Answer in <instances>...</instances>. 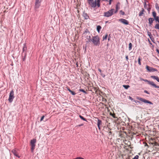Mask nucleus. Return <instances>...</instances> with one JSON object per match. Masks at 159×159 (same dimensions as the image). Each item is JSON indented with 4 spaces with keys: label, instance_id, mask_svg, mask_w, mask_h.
<instances>
[{
    "label": "nucleus",
    "instance_id": "1",
    "mask_svg": "<svg viewBox=\"0 0 159 159\" xmlns=\"http://www.w3.org/2000/svg\"><path fill=\"white\" fill-rule=\"evenodd\" d=\"M89 41H92L93 45L95 46L99 45L100 44L99 38L97 35L92 37V39L89 40Z\"/></svg>",
    "mask_w": 159,
    "mask_h": 159
},
{
    "label": "nucleus",
    "instance_id": "2",
    "mask_svg": "<svg viewBox=\"0 0 159 159\" xmlns=\"http://www.w3.org/2000/svg\"><path fill=\"white\" fill-rule=\"evenodd\" d=\"M100 0H95L94 1L93 0L92 2H89V4L92 7L95 8L96 6L99 7L100 6Z\"/></svg>",
    "mask_w": 159,
    "mask_h": 159
},
{
    "label": "nucleus",
    "instance_id": "3",
    "mask_svg": "<svg viewBox=\"0 0 159 159\" xmlns=\"http://www.w3.org/2000/svg\"><path fill=\"white\" fill-rule=\"evenodd\" d=\"M115 10L114 9H111L108 11L105 12L104 13L103 16L106 17H109L112 15Z\"/></svg>",
    "mask_w": 159,
    "mask_h": 159
},
{
    "label": "nucleus",
    "instance_id": "4",
    "mask_svg": "<svg viewBox=\"0 0 159 159\" xmlns=\"http://www.w3.org/2000/svg\"><path fill=\"white\" fill-rule=\"evenodd\" d=\"M36 142V140L35 139H33L30 141V145L31 146V149L32 152H33L35 149Z\"/></svg>",
    "mask_w": 159,
    "mask_h": 159
},
{
    "label": "nucleus",
    "instance_id": "5",
    "mask_svg": "<svg viewBox=\"0 0 159 159\" xmlns=\"http://www.w3.org/2000/svg\"><path fill=\"white\" fill-rule=\"evenodd\" d=\"M141 80H143L145 82H147L149 84L153 86L155 88H159V86L157 85L154 83V82L152 81H150L147 80H144L142 79H141Z\"/></svg>",
    "mask_w": 159,
    "mask_h": 159
},
{
    "label": "nucleus",
    "instance_id": "6",
    "mask_svg": "<svg viewBox=\"0 0 159 159\" xmlns=\"http://www.w3.org/2000/svg\"><path fill=\"white\" fill-rule=\"evenodd\" d=\"M14 98V93L13 90H12L9 94V98L8 100L10 102H11Z\"/></svg>",
    "mask_w": 159,
    "mask_h": 159
},
{
    "label": "nucleus",
    "instance_id": "7",
    "mask_svg": "<svg viewBox=\"0 0 159 159\" xmlns=\"http://www.w3.org/2000/svg\"><path fill=\"white\" fill-rule=\"evenodd\" d=\"M137 99L139 100L142 102L145 103H149L150 104H152L153 103L151 102L150 101H148V100H147L146 99H145L140 98L139 97H137Z\"/></svg>",
    "mask_w": 159,
    "mask_h": 159
},
{
    "label": "nucleus",
    "instance_id": "8",
    "mask_svg": "<svg viewBox=\"0 0 159 159\" xmlns=\"http://www.w3.org/2000/svg\"><path fill=\"white\" fill-rule=\"evenodd\" d=\"M42 0H36L35 7L36 8H38L40 6V3Z\"/></svg>",
    "mask_w": 159,
    "mask_h": 159
},
{
    "label": "nucleus",
    "instance_id": "9",
    "mask_svg": "<svg viewBox=\"0 0 159 159\" xmlns=\"http://www.w3.org/2000/svg\"><path fill=\"white\" fill-rule=\"evenodd\" d=\"M18 150L17 149H14L12 150L11 152L15 156L18 158H20V156L19 155Z\"/></svg>",
    "mask_w": 159,
    "mask_h": 159
},
{
    "label": "nucleus",
    "instance_id": "10",
    "mask_svg": "<svg viewBox=\"0 0 159 159\" xmlns=\"http://www.w3.org/2000/svg\"><path fill=\"white\" fill-rule=\"evenodd\" d=\"M119 21L124 24L125 25H128L129 24L128 21L125 19H120L119 20Z\"/></svg>",
    "mask_w": 159,
    "mask_h": 159
},
{
    "label": "nucleus",
    "instance_id": "11",
    "mask_svg": "<svg viewBox=\"0 0 159 159\" xmlns=\"http://www.w3.org/2000/svg\"><path fill=\"white\" fill-rule=\"evenodd\" d=\"M146 69L149 72L154 71L156 70L155 69L150 67L148 66H146Z\"/></svg>",
    "mask_w": 159,
    "mask_h": 159
},
{
    "label": "nucleus",
    "instance_id": "12",
    "mask_svg": "<svg viewBox=\"0 0 159 159\" xmlns=\"http://www.w3.org/2000/svg\"><path fill=\"white\" fill-rule=\"evenodd\" d=\"M154 146L155 148L157 149L158 150H159V143L155 142L154 143Z\"/></svg>",
    "mask_w": 159,
    "mask_h": 159
},
{
    "label": "nucleus",
    "instance_id": "13",
    "mask_svg": "<svg viewBox=\"0 0 159 159\" xmlns=\"http://www.w3.org/2000/svg\"><path fill=\"white\" fill-rule=\"evenodd\" d=\"M151 77L154 79L156 80L159 82V78L157 76L152 75Z\"/></svg>",
    "mask_w": 159,
    "mask_h": 159
},
{
    "label": "nucleus",
    "instance_id": "14",
    "mask_svg": "<svg viewBox=\"0 0 159 159\" xmlns=\"http://www.w3.org/2000/svg\"><path fill=\"white\" fill-rule=\"evenodd\" d=\"M83 16L84 18L86 20H87L89 19V16H88V14L84 12L83 13Z\"/></svg>",
    "mask_w": 159,
    "mask_h": 159
},
{
    "label": "nucleus",
    "instance_id": "15",
    "mask_svg": "<svg viewBox=\"0 0 159 159\" xmlns=\"http://www.w3.org/2000/svg\"><path fill=\"white\" fill-rule=\"evenodd\" d=\"M102 124V121L101 120L98 119L97 122V125L99 129H100V125Z\"/></svg>",
    "mask_w": 159,
    "mask_h": 159
},
{
    "label": "nucleus",
    "instance_id": "16",
    "mask_svg": "<svg viewBox=\"0 0 159 159\" xmlns=\"http://www.w3.org/2000/svg\"><path fill=\"white\" fill-rule=\"evenodd\" d=\"M145 10L144 9L142 8V10L139 12V16H142L144 14Z\"/></svg>",
    "mask_w": 159,
    "mask_h": 159
},
{
    "label": "nucleus",
    "instance_id": "17",
    "mask_svg": "<svg viewBox=\"0 0 159 159\" xmlns=\"http://www.w3.org/2000/svg\"><path fill=\"white\" fill-rule=\"evenodd\" d=\"M154 20V19L152 18H150L148 19L149 23L150 25L152 24Z\"/></svg>",
    "mask_w": 159,
    "mask_h": 159
},
{
    "label": "nucleus",
    "instance_id": "18",
    "mask_svg": "<svg viewBox=\"0 0 159 159\" xmlns=\"http://www.w3.org/2000/svg\"><path fill=\"white\" fill-rule=\"evenodd\" d=\"M27 49V47L26 46V43H24L23 44V52L26 51Z\"/></svg>",
    "mask_w": 159,
    "mask_h": 159
},
{
    "label": "nucleus",
    "instance_id": "19",
    "mask_svg": "<svg viewBox=\"0 0 159 159\" xmlns=\"http://www.w3.org/2000/svg\"><path fill=\"white\" fill-rule=\"evenodd\" d=\"M101 28V27L100 25H98L97 26V30L98 33H99Z\"/></svg>",
    "mask_w": 159,
    "mask_h": 159
},
{
    "label": "nucleus",
    "instance_id": "20",
    "mask_svg": "<svg viewBox=\"0 0 159 159\" xmlns=\"http://www.w3.org/2000/svg\"><path fill=\"white\" fill-rule=\"evenodd\" d=\"M144 8L145 9H147L148 11H150V8H148V7H147V4H146V2H145L144 3Z\"/></svg>",
    "mask_w": 159,
    "mask_h": 159
},
{
    "label": "nucleus",
    "instance_id": "21",
    "mask_svg": "<svg viewBox=\"0 0 159 159\" xmlns=\"http://www.w3.org/2000/svg\"><path fill=\"white\" fill-rule=\"evenodd\" d=\"M152 15L154 18L157 16V13L155 11H153L152 12Z\"/></svg>",
    "mask_w": 159,
    "mask_h": 159
},
{
    "label": "nucleus",
    "instance_id": "22",
    "mask_svg": "<svg viewBox=\"0 0 159 159\" xmlns=\"http://www.w3.org/2000/svg\"><path fill=\"white\" fill-rule=\"evenodd\" d=\"M132 44L131 43H129V50H130L132 49Z\"/></svg>",
    "mask_w": 159,
    "mask_h": 159
},
{
    "label": "nucleus",
    "instance_id": "23",
    "mask_svg": "<svg viewBox=\"0 0 159 159\" xmlns=\"http://www.w3.org/2000/svg\"><path fill=\"white\" fill-rule=\"evenodd\" d=\"M155 7L157 10L158 13H159V7L158 6V5L157 4H156L155 5Z\"/></svg>",
    "mask_w": 159,
    "mask_h": 159
},
{
    "label": "nucleus",
    "instance_id": "24",
    "mask_svg": "<svg viewBox=\"0 0 159 159\" xmlns=\"http://www.w3.org/2000/svg\"><path fill=\"white\" fill-rule=\"evenodd\" d=\"M123 86L126 89H127L130 86L129 85H123Z\"/></svg>",
    "mask_w": 159,
    "mask_h": 159
},
{
    "label": "nucleus",
    "instance_id": "25",
    "mask_svg": "<svg viewBox=\"0 0 159 159\" xmlns=\"http://www.w3.org/2000/svg\"><path fill=\"white\" fill-rule=\"evenodd\" d=\"M110 115L112 116L114 118H117V117H116V115L115 113L112 114L111 113H110Z\"/></svg>",
    "mask_w": 159,
    "mask_h": 159
},
{
    "label": "nucleus",
    "instance_id": "26",
    "mask_svg": "<svg viewBox=\"0 0 159 159\" xmlns=\"http://www.w3.org/2000/svg\"><path fill=\"white\" fill-rule=\"evenodd\" d=\"M154 19L156 21H157L158 22H159V16H157L156 17L154 18Z\"/></svg>",
    "mask_w": 159,
    "mask_h": 159
},
{
    "label": "nucleus",
    "instance_id": "27",
    "mask_svg": "<svg viewBox=\"0 0 159 159\" xmlns=\"http://www.w3.org/2000/svg\"><path fill=\"white\" fill-rule=\"evenodd\" d=\"M140 61H141V59H140V57H139V58H138V64H139V65H141V62H140Z\"/></svg>",
    "mask_w": 159,
    "mask_h": 159
},
{
    "label": "nucleus",
    "instance_id": "28",
    "mask_svg": "<svg viewBox=\"0 0 159 159\" xmlns=\"http://www.w3.org/2000/svg\"><path fill=\"white\" fill-rule=\"evenodd\" d=\"M108 35L107 34H106L105 36H103V40H105L107 39V37Z\"/></svg>",
    "mask_w": 159,
    "mask_h": 159
},
{
    "label": "nucleus",
    "instance_id": "29",
    "mask_svg": "<svg viewBox=\"0 0 159 159\" xmlns=\"http://www.w3.org/2000/svg\"><path fill=\"white\" fill-rule=\"evenodd\" d=\"M79 117H80L81 119H82V120H84V121H87L86 120L85 118H84L83 116H81V115H80L79 116Z\"/></svg>",
    "mask_w": 159,
    "mask_h": 159
},
{
    "label": "nucleus",
    "instance_id": "30",
    "mask_svg": "<svg viewBox=\"0 0 159 159\" xmlns=\"http://www.w3.org/2000/svg\"><path fill=\"white\" fill-rule=\"evenodd\" d=\"M102 101L104 103H105L107 102V100L106 98H102Z\"/></svg>",
    "mask_w": 159,
    "mask_h": 159
},
{
    "label": "nucleus",
    "instance_id": "31",
    "mask_svg": "<svg viewBox=\"0 0 159 159\" xmlns=\"http://www.w3.org/2000/svg\"><path fill=\"white\" fill-rule=\"evenodd\" d=\"M80 92H82L85 93H87L83 89H80Z\"/></svg>",
    "mask_w": 159,
    "mask_h": 159
},
{
    "label": "nucleus",
    "instance_id": "32",
    "mask_svg": "<svg viewBox=\"0 0 159 159\" xmlns=\"http://www.w3.org/2000/svg\"><path fill=\"white\" fill-rule=\"evenodd\" d=\"M120 13L122 15H125V13L123 11H122V10H121L120 11Z\"/></svg>",
    "mask_w": 159,
    "mask_h": 159
},
{
    "label": "nucleus",
    "instance_id": "33",
    "mask_svg": "<svg viewBox=\"0 0 159 159\" xmlns=\"http://www.w3.org/2000/svg\"><path fill=\"white\" fill-rule=\"evenodd\" d=\"M149 38H150L151 39V40L152 41H153L154 40V39L153 38V36L152 35L150 36L149 37Z\"/></svg>",
    "mask_w": 159,
    "mask_h": 159
},
{
    "label": "nucleus",
    "instance_id": "34",
    "mask_svg": "<svg viewBox=\"0 0 159 159\" xmlns=\"http://www.w3.org/2000/svg\"><path fill=\"white\" fill-rule=\"evenodd\" d=\"M94 90L95 91V93L96 94H98V89L97 88H95Z\"/></svg>",
    "mask_w": 159,
    "mask_h": 159
},
{
    "label": "nucleus",
    "instance_id": "35",
    "mask_svg": "<svg viewBox=\"0 0 159 159\" xmlns=\"http://www.w3.org/2000/svg\"><path fill=\"white\" fill-rule=\"evenodd\" d=\"M139 157L138 155H136L132 159H138Z\"/></svg>",
    "mask_w": 159,
    "mask_h": 159
},
{
    "label": "nucleus",
    "instance_id": "36",
    "mask_svg": "<svg viewBox=\"0 0 159 159\" xmlns=\"http://www.w3.org/2000/svg\"><path fill=\"white\" fill-rule=\"evenodd\" d=\"M147 33H148V35L149 36V37L152 35V34H151V33L150 32L148 31Z\"/></svg>",
    "mask_w": 159,
    "mask_h": 159
},
{
    "label": "nucleus",
    "instance_id": "37",
    "mask_svg": "<svg viewBox=\"0 0 159 159\" xmlns=\"http://www.w3.org/2000/svg\"><path fill=\"white\" fill-rule=\"evenodd\" d=\"M70 93L73 95H75L76 94V93H75V92L73 91H71L70 92Z\"/></svg>",
    "mask_w": 159,
    "mask_h": 159
},
{
    "label": "nucleus",
    "instance_id": "38",
    "mask_svg": "<svg viewBox=\"0 0 159 159\" xmlns=\"http://www.w3.org/2000/svg\"><path fill=\"white\" fill-rule=\"evenodd\" d=\"M73 159H84V158L80 157H78L75 158H74Z\"/></svg>",
    "mask_w": 159,
    "mask_h": 159
},
{
    "label": "nucleus",
    "instance_id": "39",
    "mask_svg": "<svg viewBox=\"0 0 159 159\" xmlns=\"http://www.w3.org/2000/svg\"><path fill=\"white\" fill-rule=\"evenodd\" d=\"M44 117V116H43L41 118L40 121H42Z\"/></svg>",
    "mask_w": 159,
    "mask_h": 159
},
{
    "label": "nucleus",
    "instance_id": "40",
    "mask_svg": "<svg viewBox=\"0 0 159 159\" xmlns=\"http://www.w3.org/2000/svg\"><path fill=\"white\" fill-rule=\"evenodd\" d=\"M116 11L115 12V13H116L118 11V6L117 5H116Z\"/></svg>",
    "mask_w": 159,
    "mask_h": 159
},
{
    "label": "nucleus",
    "instance_id": "41",
    "mask_svg": "<svg viewBox=\"0 0 159 159\" xmlns=\"http://www.w3.org/2000/svg\"><path fill=\"white\" fill-rule=\"evenodd\" d=\"M125 58L126 59V60L128 61V57L127 55L125 57Z\"/></svg>",
    "mask_w": 159,
    "mask_h": 159
},
{
    "label": "nucleus",
    "instance_id": "42",
    "mask_svg": "<svg viewBox=\"0 0 159 159\" xmlns=\"http://www.w3.org/2000/svg\"><path fill=\"white\" fill-rule=\"evenodd\" d=\"M144 93H147L149 94V93L148 92V91H147V90H145L144 91Z\"/></svg>",
    "mask_w": 159,
    "mask_h": 159
},
{
    "label": "nucleus",
    "instance_id": "43",
    "mask_svg": "<svg viewBox=\"0 0 159 159\" xmlns=\"http://www.w3.org/2000/svg\"><path fill=\"white\" fill-rule=\"evenodd\" d=\"M93 1V0H88V2L89 3V2H92Z\"/></svg>",
    "mask_w": 159,
    "mask_h": 159
},
{
    "label": "nucleus",
    "instance_id": "44",
    "mask_svg": "<svg viewBox=\"0 0 159 159\" xmlns=\"http://www.w3.org/2000/svg\"><path fill=\"white\" fill-rule=\"evenodd\" d=\"M112 0H110L109 2V4L111 5V2Z\"/></svg>",
    "mask_w": 159,
    "mask_h": 159
},
{
    "label": "nucleus",
    "instance_id": "45",
    "mask_svg": "<svg viewBox=\"0 0 159 159\" xmlns=\"http://www.w3.org/2000/svg\"><path fill=\"white\" fill-rule=\"evenodd\" d=\"M68 90L70 92L72 90H71L69 88H67Z\"/></svg>",
    "mask_w": 159,
    "mask_h": 159
},
{
    "label": "nucleus",
    "instance_id": "46",
    "mask_svg": "<svg viewBox=\"0 0 159 159\" xmlns=\"http://www.w3.org/2000/svg\"><path fill=\"white\" fill-rule=\"evenodd\" d=\"M148 42H149V43L150 44H152V43H151V41H150V40H149V39H148Z\"/></svg>",
    "mask_w": 159,
    "mask_h": 159
},
{
    "label": "nucleus",
    "instance_id": "47",
    "mask_svg": "<svg viewBox=\"0 0 159 159\" xmlns=\"http://www.w3.org/2000/svg\"><path fill=\"white\" fill-rule=\"evenodd\" d=\"M83 124H81L79 125L78 126H83Z\"/></svg>",
    "mask_w": 159,
    "mask_h": 159
},
{
    "label": "nucleus",
    "instance_id": "48",
    "mask_svg": "<svg viewBox=\"0 0 159 159\" xmlns=\"http://www.w3.org/2000/svg\"><path fill=\"white\" fill-rule=\"evenodd\" d=\"M157 51L158 53L159 54V50L158 49H157Z\"/></svg>",
    "mask_w": 159,
    "mask_h": 159
},
{
    "label": "nucleus",
    "instance_id": "49",
    "mask_svg": "<svg viewBox=\"0 0 159 159\" xmlns=\"http://www.w3.org/2000/svg\"><path fill=\"white\" fill-rule=\"evenodd\" d=\"M98 71H99L100 72H101V70L100 69H99H99H98Z\"/></svg>",
    "mask_w": 159,
    "mask_h": 159
},
{
    "label": "nucleus",
    "instance_id": "50",
    "mask_svg": "<svg viewBox=\"0 0 159 159\" xmlns=\"http://www.w3.org/2000/svg\"><path fill=\"white\" fill-rule=\"evenodd\" d=\"M138 102L139 103L140 102L138 101H137L136 102V103H138Z\"/></svg>",
    "mask_w": 159,
    "mask_h": 159
},
{
    "label": "nucleus",
    "instance_id": "51",
    "mask_svg": "<svg viewBox=\"0 0 159 159\" xmlns=\"http://www.w3.org/2000/svg\"><path fill=\"white\" fill-rule=\"evenodd\" d=\"M129 98L130 99H132V98L131 97H129Z\"/></svg>",
    "mask_w": 159,
    "mask_h": 159
},
{
    "label": "nucleus",
    "instance_id": "52",
    "mask_svg": "<svg viewBox=\"0 0 159 159\" xmlns=\"http://www.w3.org/2000/svg\"><path fill=\"white\" fill-rule=\"evenodd\" d=\"M110 40V38H109V37L108 39V40Z\"/></svg>",
    "mask_w": 159,
    "mask_h": 159
}]
</instances>
